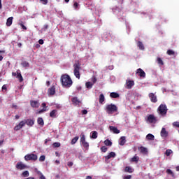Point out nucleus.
<instances>
[{"instance_id": "nucleus-38", "label": "nucleus", "mask_w": 179, "mask_h": 179, "mask_svg": "<svg viewBox=\"0 0 179 179\" xmlns=\"http://www.w3.org/2000/svg\"><path fill=\"white\" fill-rule=\"evenodd\" d=\"M22 65L24 68H29L30 66V64L27 61L22 62Z\"/></svg>"}, {"instance_id": "nucleus-7", "label": "nucleus", "mask_w": 179, "mask_h": 179, "mask_svg": "<svg viewBox=\"0 0 179 179\" xmlns=\"http://www.w3.org/2000/svg\"><path fill=\"white\" fill-rule=\"evenodd\" d=\"M38 157L37 155L36 154H27V155L24 156V160H26V162H29V161H33V162H36V160H37Z\"/></svg>"}, {"instance_id": "nucleus-4", "label": "nucleus", "mask_w": 179, "mask_h": 179, "mask_svg": "<svg viewBox=\"0 0 179 179\" xmlns=\"http://www.w3.org/2000/svg\"><path fill=\"white\" fill-rule=\"evenodd\" d=\"M158 114L164 117L167 114V106L166 104H161L157 109Z\"/></svg>"}, {"instance_id": "nucleus-13", "label": "nucleus", "mask_w": 179, "mask_h": 179, "mask_svg": "<svg viewBox=\"0 0 179 179\" xmlns=\"http://www.w3.org/2000/svg\"><path fill=\"white\" fill-rule=\"evenodd\" d=\"M136 73L140 78H145L146 76V73L142 69H137Z\"/></svg>"}, {"instance_id": "nucleus-58", "label": "nucleus", "mask_w": 179, "mask_h": 179, "mask_svg": "<svg viewBox=\"0 0 179 179\" xmlns=\"http://www.w3.org/2000/svg\"><path fill=\"white\" fill-rule=\"evenodd\" d=\"M48 29V24H45L43 27V30H47Z\"/></svg>"}, {"instance_id": "nucleus-56", "label": "nucleus", "mask_w": 179, "mask_h": 179, "mask_svg": "<svg viewBox=\"0 0 179 179\" xmlns=\"http://www.w3.org/2000/svg\"><path fill=\"white\" fill-rule=\"evenodd\" d=\"M96 82H97V78H92V83H94H94H96Z\"/></svg>"}, {"instance_id": "nucleus-15", "label": "nucleus", "mask_w": 179, "mask_h": 179, "mask_svg": "<svg viewBox=\"0 0 179 179\" xmlns=\"http://www.w3.org/2000/svg\"><path fill=\"white\" fill-rule=\"evenodd\" d=\"M25 122V124L28 125V127H33L34 125V120L31 119H27L24 120Z\"/></svg>"}, {"instance_id": "nucleus-22", "label": "nucleus", "mask_w": 179, "mask_h": 179, "mask_svg": "<svg viewBox=\"0 0 179 179\" xmlns=\"http://www.w3.org/2000/svg\"><path fill=\"white\" fill-rule=\"evenodd\" d=\"M110 97L112 99H118V97H120V94L117 92H111L110 94Z\"/></svg>"}, {"instance_id": "nucleus-52", "label": "nucleus", "mask_w": 179, "mask_h": 179, "mask_svg": "<svg viewBox=\"0 0 179 179\" xmlns=\"http://www.w3.org/2000/svg\"><path fill=\"white\" fill-rule=\"evenodd\" d=\"M41 106L43 108H47V103L45 102L42 103Z\"/></svg>"}, {"instance_id": "nucleus-23", "label": "nucleus", "mask_w": 179, "mask_h": 179, "mask_svg": "<svg viewBox=\"0 0 179 179\" xmlns=\"http://www.w3.org/2000/svg\"><path fill=\"white\" fill-rule=\"evenodd\" d=\"M13 22V17H10L7 19V22H6V26L9 27V26H12V23Z\"/></svg>"}, {"instance_id": "nucleus-1", "label": "nucleus", "mask_w": 179, "mask_h": 179, "mask_svg": "<svg viewBox=\"0 0 179 179\" xmlns=\"http://www.w3.org/2000/svg\"><path fill=\"white\" fill-rule=\"evenodd\" d=\"M61 82L62 86H64V87H71L72 86V79H71V77L68 74H64L61 76Z\"/></svg>"}, {"instance_id": "nucleus-46", "label": "nucleus", "mask_w": 179, "mask_h": 179, "mask_svg": "<svg viewBox=\"0 0 179 179\" xmlns=\"http://www.w3.org/2000/svg\"><path fill=\"white\" fill-rule=\"evenodd\" d=\"M45 111H47V108H43L41 110H40L37 114H42V113H45Z\"/></svg>"}, {"instance_id": "nucleus-45", "label": "nucleus", "mask_w": 179, "mask_h": 179, "mask_svg": "<svg viewBox=\"0 0 179 179\" xmlns=\"http://www.w3.org/2000/svg\"><path fill=\"white\" fill-rule=\"evenodd\" d=\"M45 160V155H41L39 157V162H44Z\"/></svg>"}, {"instance_id": "nucleus-3", "label": "nucleus", "mask_w": 179, "mask_h": 179, "mask_svg": "<svg viewBox=\"0 0 179 179\" xmlns=\"http://www.w3.org/2000/svg\"><path fill=\"white\" fill-rule=\"evenodd\" d=\"M106 111L108 114H114V113H117V111H118V107L113 103L108 104L106 107Z\"/></svg>"}, {"instance_id": "nucleus-21", "label": "nucleus", "mask_w": 179, "mask_h": 179, "mask_svg": "<svg viewBox=\"0 0 179 179\" xmlns=\"http://www.w3.org/2000/svg\"><path fill=\"white\" fill-rule=\"evenodd\" d=\"M20 70H17V79L19 80L20 82H23V77L22 76V73H20Z\"/></svg>"}, {"instance_id": "nucleus-9", "label": "nucleus", "mask_w": 179, "mask_h": 179, "mask_svg": "<svg viewBox=\"0 0 179 179\" xmlns=\"http://www.w3.org/2000/svg\"><path fill=\"white\" fill-rule=\"evenodd\" d=\"M24 125H26V122L24 120H22L17 125L14 127V131H20V129H22Z\"/></svg>"}, {"instance_id": "nucleus-30", "label": "nucleus", "mask_w": 179, "mask_h": 179, "mask_svg": "<svg viewBox=\"0 0 179 179\" xmlns=\"http://www.w3.org/2000/svg\"><path fill=\"white\" fill-rule=\"evenodd\" d=\"M124 171L125 173H134V169L131 168V166H126Z\"/></svg>"}, {"instance_id": "nucleus-35", "label": "nucleus", "mask_w": 179, "mask_h": 179, "mask_svg": "<svg viewBox=\"0 0 179 179\" xmlns=\"http://www.w3.org/2000/svg\"><path fill=\"white\" fill-rule=\"evenodd\" d=\"M34 172L37 174V176H38L39 178H40V177H41V176H43V173H41V171H38V169L37 168L34 169Z\"/></svg>"}, {"instance_id": "nucleus-10", "label": "nucleus", "mask_w": 179, "mask_h": 179, "mask_svg": "<svg viewBox=\"0 0 179 179\" xmlns=\"http://www.w3.org/2000/svg\"><path fill=\"white\" fill-rule=\"evenodd\" d=\"M132 86H135V82L134 80H129L126 81V89H132Z\"/></svg>"}, {"instance_id": "nucleus-39", "label": "nucleus", "mask_w": 179, "mask_h": 179, "mask_svg": "<svg viewBox=\"0 0 179 179\" xmlns=\"http://www.w3.org/2000/svg\"><path fill=\"white\" fill-rule=\"evenodd\" d=\"M166 54L168 55H176V52H174L172 50H168L167 52H166Z\"/></svg>"}, {"instance_id": "nucleus-44", "label": "nucleus", "mask_w": 179, "mask_h": 179, "mask_svg": "<svg viewBox=\"0 0 179 179\" xmlns=\"http://www.w3.org/2000/svg\"><path fill=\"white\" fill-rule=\"evenodd\" d=\"M101 152H103V153H106V152H107V147H106V146H102V147L101 148Z\"/></svg>"}, {"instance_id": "nucleus-11", "label": "nucleus", "mask_w": 179, "mask_h": 179, "mask_svg": "<svg viewBox=\"0 0 179 179\" xmlns=\"http://www.w3.org/2000/svg\"><path fill=\"white\" fill-rule=\"evenodd\" d=\"M148 96L152 103H157V96L154 93H150Z\"/></svg>"}, {"instance_id": "nucleus-17", "label": "nucleus", "mask_w": 179, "mask_h": 179, "mask_svg": "<svg viewBox=\"0 0 179 179\" xmlns=\"http://www.w3.org/2000/svg\"><path fill=\"white\" fill-rule=\"evenodd\" d=\"M126 142H127V138H125V136H122L120 138L119 145H120V146H124V145H125Z\"/></svg>"}, {"instance_id": "nucleus-41", "label": "nucleus", "mask_w": 179, "mask_h": 179, "mask_svg": "<svg viewBox=\"0 0 179 179\" xmlns=\"http://www.w3.org/2000/svg\"><path fill=\"white\" fill-rule=\"evenodd\" d=\"M173 153V150H171V149H168L166 150L165 152V155L166 156H170V155H171Z\"/></svg>"}, {"instance_id": "nucleus-50", "label": "nucleus", "mask_w": 179, "mask_h": 179, "mask_svg": "<svg viewBox=\"0 0 179 179\" xmlns=\"http://www.w3.org/2000/svg\"><path fill=\"white\" fill-rule=\"evenodd\" d=\"M131 178H132V176L131 175H127L124 177V179H131Z\"/></svg>"}, {"instance_id": "nucleus-18", "label": "nucleus", "mask_w": 179, "mask_h": 179, "mask_svg": "<svg viewBox=\"0 0 179 179\" xmlns=\"http://www.w3.org/2000/svg\"><path fill=\"white\" fill-rule=\"evenodd\" d=\"M48 93L50 96H54L55 94V87L52 86L51 88H49Z\"/></svg>"}, {"instance_id": "nucleus-34", "label": "nucleus", "mask_w": 179, "mask_h": 179, "mask_svg": "<svg viewBox=\"0 0 179 179\" xmlns=\"http://www.w3.org/2000/svg\"><path fill=\"white\" fill-rule=\"evenodd\" d=\"M78 141H79V136H76L74 137L72 140H71V145H75V143H76L78 142Z\"/></svg>"}, {"instance_id": "nucleus-55", "label": "nucleus", "mask_w": 179, "mask_h": 179, "mask_svg": "<svg viewBox=\"0 0 179 179\" xmlns=\"http://www.w3.org/2000/svg\"><path fill=\"white\" fill-rule=\"evenodd\" d=\"M2 90H5V91L8 90V88L6 87V85H3L2 86Z\"/></svg>"}, {"instance_id": "nucleus-31", "label": "nucleus", "mask_w": 179, "mask_h": 179, "mask_svg": "<svg viewBox=\"0 0 179 179\" xmlns=\"http://www.w3.org/2000/svg\"><path fill=\"white\" fill-rule=\"evenodd\" d=\"M37 122L39 125H41V127H44V120L42 119V117H38Z\"/></svg>"}, {"instance_id": "nucleus-25", "label": "nucleus", "mask_w": 179, "mask_h": 179, "mask_svg": "<svg viewBox=\"0 0 179 179\" xmlns=\"http://www.w3.org/2000/svg\"><path fill=\"white\" fill-rule=\"evenodd\" d=\"M71 101H72L73 104H75V106H78V104H79V103H80V101H79V99H78V97L72 98Z\"/></svg>"}, {"instance_id": "nucleus-2", "label": "nucleus", "mask_w": 179, "mask_h": 179, "mask_svg": "<svg viewBox=\"0 0 179 179\" xmlns=\"http://www.w3.org/2000/svg\"><path fill=\"white\" fill-rule=\"evenodd\" d=\"M80 65L81 64L80 62H79V61L76 62V63L73 64V73L76 78H77V79H80V69H82Z\"/></svg>"}, {"instance_id": "nucleus-6", "label": "nucleus", "mask_w": 179, "mask_h": 179, "mask_svg": "<svg viewBox=\"0 0 179 179\" xmlns=\"http://www.w3.org/2000/svg\"><path fill=\"white\" fill-rule=\"evenodd\" d=\"M80 143L85 148V149H89V143L86 141V137L85 134H80Z\"/></svg>"}, {"instance_id": "nucleus-53", "label": "nucleus", "mask_w": 179, "mask_h": 179, "mask_svg": "<svg viewBox=\"0 0 179 179\" xmlns=\"http://www.w3.org/2000/svg\"><path fill=\"white\" fill-rule=\"evenodd\" d=\"M67 165L69 166V167H72L73 166V162H69L67 163Z\"/></svg>"}, {"instance_id": "nucleus-26", "label": "nucleus", "mask_w": 179, "mask_h": 179, "mask_svg": "<svg viewBox=\"0 0 179 179\" xmlns=\"http://www.w3.org/2000/svg\"><path fill=\"white\" fill-rule=\"evenodd\" d=\"M130 162H131V163H138V162H139V157H138L136 155L133 157Z\"/></svg>"}, {"instance_id": "nucleus-48", "label": "nucleus", "mask_w": 179, "mask_h": 179, "mask_svg": "<svg viewBox=\"0 0 179 179\" xmlns=\"http://www.w3.org/2000/svg\"><path fill=\"white\" fill-rule=\"evenodd\" d=\"M173 127H176V128H179V122H174L173 123Z\"/></svg>"}, {"instance_id": "nucleus-20", "label": "nucleus", "mask_w": 179, "mask_h": 179, "mask_svg": "<svg viewBox=\"0 0 179 179\" xmlns=\"http://www.w3.org/2000/svg\"><path fill=\"white\" fill-rule=\"evenodd\" d=\"M58 111L55 109L52 110L50 113V117H51V118H57V114Z\"/></svg>"}, {"instance_id": "nucleus-14", "label": "nucleus", "mask_w": 179, "mask_h": 179, "mask_svg": "<svg viewBox=\"0 0 179 179\" xmlns=\"http://www.w3.org/2000/svg\"><path fill=\"white\" fill-rule=\"evenodd\" d=\"M162 138H167L169 136V132L166 130V128H162L160 132Z\"/></svg>"}, {"instance_id": "nucleus-40", "label": "nucleus", "mask_w": 179, "mask_h": 179, "mask_svg": "<svg viewBox=\"0 0 179 179\" xmlns=\"http://www.w3.org/2000/svg\"><path fill=\"white\" fill-rule=\"evenodd\" d=\"M91 138H92V139H97V131H92Z\"/></svg>"}, {"instance_id": "nucleus-63", "label": "nucleus", "mask_w": 179, "mask_h": 179, "mask_svg": "<svg viewBox=\"0 0 179 179\" xmlns=\"http://www.w3.org/2000/svg\"><path fill=\"white\" fill-rule=\"evenodd\" d=\"M12 108H17V106L15 105V104H13L12 105Z\"/></svg>"}, {"instance_id": "nucleus-16", "label": "nucleus", "mask_w": 179, "mask_h": 179, "mask_svg": "<svg viewBox=\"0 0 179 179\" xmlns=\"http://www.w3.org/2000/svg\"><path fill=\"white\" fill-rule=\"evenodd\" d=\"M109 129L111 132H113V134H120V130L114 126H110Z\"/></svg>"}, {"instance_id": "nucleus-57", "label": "nucleus", "mask_w": 179, "mask_h": 179, "mask_svg": "<svg viewBox=\"0 0 179 179\" xmlns=\"http://www.w3.org/2000/svg\"><path fill=\"white\" fill-rule=\"evenodd\" d=\"M38 43H39V44L43 45V44H44V41L43 39H40L38 41Z\"/></svg>"}, {"instance_id": "nucleus-36", "label": "nucleus", "mask_w": 179, "mask_h": 179, "mask_svg": "<svg viewBox=\"0 0 179 179\" xmlns=\"http://www.w3.org/2000/svg\"><path fill=\"white\" fill-rule=\"evenodd\" d=\"M29 176H30V173H29V171H24L22 173V176L24 177V178L29 177Z\"/></svg>"}, {"instance_id": "nucleus-12", "label": "nucleus", "mask_w": 179, "mask_h": 179, "mask_svg": "<svg viewBox=\"0 0 179 179\" xmlns=\"http://www.w3.org/2000/svg\"><path fill=\"white\" fill-rule=\"evenodd\" d=\"M31 107L32 108H38L40 107V102L38 101H30Z\"/></svg>"}, {"instance_id": "nucleus-32", "label": "nucleus", "mask_w": 179, "mask_h": 179, "mask_svg": "<svg viewBox=\"0 0 179 179\" xmlns=\"http://www.w3.org/2000/svg\"><path fill=\"white\" fill-rule=\"evenodd\" d=\"M93 85H94V84L92 82H87L85 83V86H86L87 89H92V87H93Z\"/></svg>"}, {"instance_id": "nucleus-60", "label": "nucleus", "mask_w": 179, "mask_h": 179, "mask_svg": "<svg viewBox=\"0 0 179 179\" xmlns=\"http://www.w3.org/2000/svg\"><path fill=\"white\" fill-rule=\"evenodd\" d=\"M39 179H46L45 176H44V175H41V177H39Z\"/></svg>"}, {"instance_id": "nucleus-27", "label": "nucleus", "mask_w": 179, "mask_h": 179, "mask_svg": "<svg viewBox=\"0 0 179 179\" xmlns=\"http://www.w3.org/2000/svg\"><path fill=\"white\" fill-rule=\"evenodd\" d=\"M105 100H106V98L104 97V94H101L99 95V103L103 104V103H104Z\"/></svg>"}, {"instance_id": "nucleus-42", "label": "nucleus", "mask_w": 179, "mask_h": 179, "mask_svg": "<svg viewBox=\"0 0 179 179\" xmlns=\"http://www.w3.org/2000/svg\"><path fill=\"white\" fill-rule=\"evenodd\" d=\"M157 63L159 64V65H164V62H163V60L162 59V58L158 57L157 59Z\"/></svg>"}, {"instance_id": "nucleus-43", "label": "nucleus", "mask_w": 179, "mask_h": 179, "mask_svg": "<svg viewBox=\"0 0 179 179\" xmlns=\"http://www.w3.org/2000/svg\"><path fill=\"white\" fill-rule=\"evenodd\" d=\"M52 146L53 148H59V146H61V143L56 142L52 144Z\"/></svg>"}, {"instance_id": "nucleus-61", "label": "nucleus", "mask_w": 179, "mask_h": 179, "mask_svg": "<svg viewBox=\"0 0 179 179\" xmlns=\"http://www.w3.org/2000/svg\"><path fill=\"white\" fill-rule=\"evenodd\" d=\"M50 141H51L50 139H46L45 141V145H47V143H48V142H50Z\"/></svg>"}, {"instance_id": "nucleus-64", "label": "nucleus", "mask_w": 179, "mask_h": 179, "mask_svg": "<svg viewBox=\"0 0 179 179\" xmlns=\"http://www.w3.org/2000/svg\"><path fill=\"white\" fill-rule=\"evenodd\" d=\"M86 179H92V176H88L86 177Z\"/></svg>"}, {"instance_id": "nucleus-47", "label": "nucleus", "mask_w": 179, "mask_h": 179, "mask_svg": "<svg viewBox=\"0 0 179 179\" xmlns=\"http://www.w3.org/2000/svg\"><path fill=\"white\" fill-rule=\"evenodd\" d=\"M20 26L23 29V30H27V27H26L23 23H20Z\"/></svg>"}, {"instance_id": "nucleus-33", "label": "nucleus", "mask_w": 179, "mask_h": 179, "mask_svg": "<svg viewBox=\"0 0 179 179\" xmlns=\"http://www.w3.org/2000/svg\"><path fill=\"white\" fill-rule=\"evenodd\" d=\"M104 145H106V146H112L113 142H111V141L109 139H106L104 141Z\"/></svg>"}, {"instance_id": "nucleus-37", "label": "nucleus", "mask_w": 179, "mask_h": 179, "mask_svg": "<svg viewBox=\"0 0 179 179\" xmlns=\"http://www.w3.org/2000/svg\"><path fill=\"white\" fill-rule=\"evenodd\" d=\"M166 173L169 175L171 176V177H176V176L174 175V173L173 172V171H171V169H166Z\"/></svg>"}, {"instance_id": "nucleus-62", "label": "nucleus", "mask_w": 179, "mask_h": 179, "mask_svg": "<svg viewBox=\"0 0 179 179\" xmlns=\"http://www.w3.org/2000/svg\"><path fill=\"white\" fill-rule=\"evenodd\" d=\"M12 76H17V73L13 72Z\"/></svg>"}, {"instance_id": "nucleus-24", "label": "nucleus", "mask_w": 179, "mask_h": 179, "mask_svg": "<svg viewBox=\"0 0 179 179\" xmlns=\"http://www.w3.org/2000/svg\"><path fill=\"white\" fill-rule=\"evenodd\" d=\"M140 152L141 153H142L143 155H148V148L143 147V146H141L140 148Z\"/></svg>"}, {"instance_id": "nucleus-19", "label": "nucleus", "mask_w": 179, "mask_h": 179, "mask_svg": "<svg viewBox=\"0 0 179 179\" xmlns=\"http://www.w3.org/2000/svg\"><path fill=\"white\" fill-rule=\"evenodd\" d=\"M112 157H115V152H110L109 153V155H108L107 156H105V159L106 160H110V159H111Z\"/></svg>"}, {"instance_id": "nucleus-5", "label": "nucleus", "mask_w": 179, "mask_h": 179, "mask_svg": "<svg viewBox=\"0 0 179 179\" xmlns=\"http://www.w3.org/2000/svg\"><path fill=\"white\" fill-rule=\"evenodd\" d=\"M145 121L150 124H156V122H157V117H156L153 114L148 115L145 117Z\"/></svg>"}, {"instance_id": "nucleus-51", "label": "nucleus", "mask_w": 179, "mask_h": 179, "mask_svg": "<svg viewBox=\"0 0 179 179\" xmlns=\"http://www.w3.org/2000/svg\"><path fill=\"white\" fill-rule=\"evenodd\" d=\"M82 114L83 115H86V114H87V110H86V109L83 110H82Z\"/></svg>"}, {"instance_id": "nucleus-8", "label": "nucleus", "mask_w": 179, "mask_h": 179, "mask_svg": "<svg viewBox=\"0 0 179 179\" xmlns=\"http://www.w3.org/2000/svg\"><path fill=\"white\" fill-rule=\"evenodd\" d=\"M17 170H24L27 169V166L23 164V162H17L15 165Z\"/></svg>"}, {"instance_id": "nucleus-59", "label": "nucleus", "mask_w": 179, "mask_h": 179, "mask_svg": "<svg viewBox=\"0 0 179 179\" xmlns=\"http://www.w3.org/2000/svg\"><path fill=\"white\" fill-rule=\"evenodd\" d=\"M73 6L74 8H78V6H79V4L78 3V2H75Z\"/></svg>"}, {"instance_id": "nucleus-54", "label": "nucleus", "mask_w": 179, "mask_h": 179, "mask_svg": "<svg viewBox=\"0 0 179 179\" xmlns=\"http://www.w3.org/2000/svg\"><path fill=\"white\" fill-rule=\"evenodd\" d=\"M56 108H57L58 110H60V108H62V106H61L60 104H57Z\"/></svg>"}, {"instance_id": "nucleus-28", "label": "nucleus", "mask_w": 179, "mask_h": 179, "mask_svg": "<svg viewBox=\"0 0 179 179\" xmlns=\"http://www.w3.org/2000/svg\"><path fill=\"white\" fill-rule=\"evenodd\" d=\"M146 139L148 141H155V136L152 134H148L147 136H146Z\"/></svg>"}, {"instance_id": "nucleus-49", "label": "nucleus", "mask_w": 179, "mask_h": 179, "mask_svg": "<svg viewBox=\"0 0 179 179\" xmlns=\"http://www.w3.org/2000/svg\"><path fill=\"white\" fill-rule=\"evenodd\" d=\"M43 5H47L48 3V0H40Z\"/></svg>"}, {"instance_id": "nucleus-29", "label": "nucleus", "mask_w": 179, "mask_h": 179, "mask_svg": "<svg viewBox=\"0 0 179 179\" xmlns=\"http://www.w3.org/2000/svg\"><path fill=\"white\" fill-rule=\"evenodd\" d=\"M137 46L138 47L139 50H141L142 51L145 50V46L143 45V43L141 41H138L137 43Z\"/></svg>"}]
</instances>
